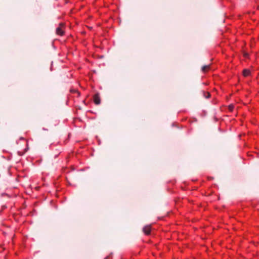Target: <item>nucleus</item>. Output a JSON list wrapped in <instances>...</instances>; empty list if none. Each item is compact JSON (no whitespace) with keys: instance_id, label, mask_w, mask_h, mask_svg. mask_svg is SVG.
<instances>
[{"instance_id":"obj_5","label":"nucleus","mask_w":259,"mask_h":259,"mask_svg":"<svg viewBox=\"0 0 259 259\" xmlns=\"http://www.w3.org/2000/svg\"><path fill=\"white\" fill-rule=\"evenodd\" d=\"M209 68V65H204L202 67V71L204 72L207 71Z\"/></svg>"},{"instance_id":"obj_4","label":"nucleus","mask_w":259,"mask_h":259,"mask_svg":"<svg viewBox=\"0 0 259 259\" xmlns=\"http://www.w3.org/2000/svg\"><path fill=\"white\" fill-rule=\"evenodd\" d=\"M250 73V71L248 69H244L243 71V75L244 76H248Z\"/></svg>"},{"instance_id":"obj_8","label":"nucleus","mask_w":259,"mask_h":259,"mask_svg":"<svg viewBox=\"0 0 259 259\" xmlns=\"http://www.w3.org/2000/svg\"><path fill=\"white\" fill-rule=\"evenodd\" d=\"M244 56H247V54H244Z\"/></svg>"},{"instance_id":"obj_9","label":"nucleus","mask_w":259,"mask_h":259,"mask_svg":"<svg viewBox=\"0 0 259 259\" xmlns=\"http://www.w3.org/2000/svg\"><path fill=\"white\" fill-rule=\"evenodd\" d=\"M109 258V256H107L105 258V259H108Z\"/></svg>"},{"instance_id":"obj_3","label":"nucleus","mask_w":259,"mask_h":259,"mask_svg":"<svg viewBox=\"0 0 259 259\" xmlns=\"http://www.w3.org/2000/svg\"><path fill=\"white\" fill-rule=\"evenodd\" d=\"M94 101L96 105H99L101 103L99 94H96L94 96Z\"/></svg>"},{"instance_id":"obj_2","label":"nucleus","mask_w":259,"mask_h":259,"mask_svg":"<svg viewBox=\"0 0 259 259\" xmlns=\"http://www.w3.org/2000/svg\"><path fill=\"white\" fill-rule=\"evenodd\" d=\"M151 228L150 225L145 226L143 228V231L146 235H149L150 233Z\"/></svg>"},{"instance_id":"obj_1","label":"nucleus","mask_w":259,"mask_h":259,"mask_svg":"<svg viewBox=\"0 0 259 259\" xmlns=\"http://www.w3.org/2000/svg\"><path fill=\"white\" fill-rule=\"evenodd\" d=\"M65 28L64 24L61 23L59 24L58 27L56 28V34L60 36H62L64 34V29Z\"/></svg>"},{"instance_id":"obj_7","label":"nucleus","mask_w":259,"mask_h":259,"mask_svg":"<svg viewBox=\"0 0 259 259\" xmlns=\"http://www.w3.org/2000/svg\"><path fill=\"white\" fill-rule=\"evenodd\" d=\"M229 108L230 110H232L233 109V106L232 105H230Z\"/></svg>"},{"instance_id":"obj_6","label":"nucleus","mask_w":259,"mask_h":259,"mask_svg":"<svg viewBox=\"0 0 259 259\" xmlns=\"http://www.w3.org/2000/svg\"><path fill=\"white\" fill-rule=\"evenodd\" d=\"M206 94H207V95L205 96V97H206V98H209V97H210V93H206Z\"/></svg>"}]
</instances>
